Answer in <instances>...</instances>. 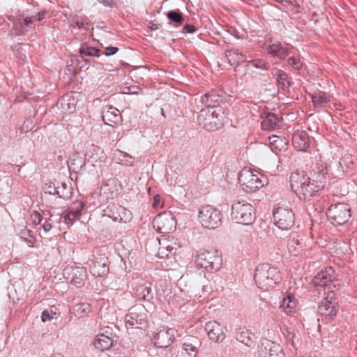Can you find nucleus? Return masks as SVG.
Wrapping results in <instances>:
<instances>
[{"instance_id": "1", "label": "nucleus", "mask_w": 357, "mask_h": 357, "mask_svg": "<svg viewBox=\"0 0 357 357\" xmlns=\"http://www.w3.org/2000/svg\"><path fill=\"white\" fill-rule=\"evenodd\" d=\"M326 174L327 168L324 165H321L317 171L314 170L312 178L306 176L303 172H293L289 178L291 189L300 199H309L314 192L324 188Z\"/></svg>"}, {"instance_id": "2", "label": "nucleus", "mask_w": 357, "mask_h": 357, "mask_svg": "<svg viewBox=\"0 0 357 357\" xmlns=\"http://www.w3.org/2000/svg\"><path fill=\"white\" fill-rule=\"evenodd\" d=\"M336 275L333 267L328 266L322 269L312 279V284L315 287H328V294L320 303L318 313L322 318L333 319L337 314V303L333 289L331 288L332 282L335 280ZM333 287L335 285L333 284Z\"/></svg>"}, {"instance_id": "3", "label": "nucleus", "mask_w": 357, "mask_h": 357, "mask_svg": "<svg viewBox=\"0 0 357 357\" xmlns=\"http://www.w3.org/2000/svg\"><path fill=\"white\" fill-rule=\"evenodd\" d=\"M254 279L259 289L267 291L279 284L282 277L277 267L272 266L269 264H261L255 269Z\"/></svg>"}, {"instance_id": "4", "label": "nucleus", "mask_w": 357, "mask_h": 357, "mask_svg": "<svg viewBox=\"0 0 357 357\" xmlns=\"http://www.w3.org/2000/svg\"><path fill=\"white\" fill-rule=\"evenodd\" d=\"M225 116L221 107H205L197 116L199 125L209 131H215L224 124Z\"/></svg>"}, {"instance_id": "5", "label": "nucleus", "mask_w": 357, "mask_h": 357, "mask_svg": "<svg viewBox=\"0 0 357 357\" xmlns=\"http://www.w3.org/2000/svg\"><path fill=\"white\" fill-rule=\"evenodd\" d=\"M231 218L236 223L252 225L255 220V208L245 200L234 202L231 205Z\"/></svg>"}, {"instance_id": "6", "label": "nucleus", "mask_w": 357, "mask_h": 357, "mask_svg": "<svg viewBox=\"0 0 357 357\" xmlns=\"http://www.w3.org/2000/svg\"><path fill=\"white\" fill-rule=\"evenodd\" d=\"M221 253L215 248L203 249L196 256L197 266L206 271H218L222 266Z\"/></svg>"}, {"instance_id": "7", "label": "nucleus", "mask_w": 357, "mask_h": 357, "mask_svg": "<svg viewBox=\"0 0 357 357\" xmlns=\"http://www.w3.org/2000/svg\"><path fill=\"white\" fill-rule=\"evenodd\" d=\"M147 312L142 305H137L128 310L125 316V325L127 329H137L141 333L147 325Z\"/></svg>"}, {"instance_id": "8", "label": "nucleus", "mask_w": 357, "mask_h": 357, "mask_svg": "<svg viewBox=\"0 0 357 357\" xmlns=\"http://www.w3.org/2000/svg\"><path fill=\"white\" fill-rule=\"evenodd\" d=\"M222 214L211 205L202 206L198 213V221L201 225L208 229H215L222 225Z\"/></svg>"}, {"instance_id": "9", "label": "nucleus", "mask_w": 357, "mask_h": 357, "mask_svg": "<svg viewBox=\"0 0 357 357\" xmlns=\"http://www.w3.org/2000/svg\"><path fill=\"white\" fill-rule=\"evenodd\" d=\"M46 15L45 11L29 13L27 10L24 12L18 17L17 21L14 23L13 28L17 35H23L25 33L35 29L38 26L40 22L44 19Z\"/></svg>"}, {"instance_id": "10", "label": "nucleus", "mask_w": 357, "mask_h": 357, "mask_svg": "<svg viewBox=\"0 0 357 357\" xmlns=\"http://www.w3.org/2000/svg\"><path fill=\"white\" fill-rule=\"evenodd\" d=\"M238 181L246 192H255L267 184V178L254 174L250 169H243L238 174Z\"/></svg>"}, {"instance_id": "11", "label": "nucleus", "mask_w": 357, "mask_h": 357, "mask_svg": "<svg viewBox=\"0 0 357 357\" xmlns=\"http://www.w3.org/2000/svg\"><path fill=\"white\" fill-rule=\"evenodd\" d=\"M328 220L334 226L343 225L351 217V208L345 203H338L331 205L326 213Z\"/></svg>"}, {"instance_id": "12", "label": "nucleus", "mask_w": 357, "mask_h": 357, "mask_svg": "<svg viewBox=\"0 0 357 357\" xmlns=\"http://www.w3.org/2000/svg\"><path fill=\"white\" fill-rule=\"evenodd\" d=\"M130 285L135 297L139 301H151L153 298V293L150 282L142 278H134L130 281Z\"/></svg>"}, {"instance_id": "13", "label": "nucleus", "mask_w": 357, "mask_h": 357, "mask_svg": "<svg viewBox=\"0 0 357 357\" xmlns=\"http://www.w3.org/2000/svg\"><path fill=\"white\" fill-rule=\"evenodd\" d=\"M152 224L158 232L168 234L175 231L176 220L172 213L164 212L155 216Z\"/></svg>"}, {"instance_id": "14", "label": "nucleus", "mask_w": 357, "mask_h": 357, "mask_svg": "<svg viewBox=\"0 0 357 357\" xmlns=\"http://www.w3.org/2000/svg\"><path fill=\"white\" fill-rule=\"evenodd\" d=\"M273 215L275 225L282 230L289 229L294 225V214L289 208L278 207Z\"/></svg>"}, {"instance_id": "15", "label": "nucleus", "mask_w": 357, "mask_h": 357, "mask_svg": "<svg viewBox=\"0 0 357 357\" xmlns=\"http://www.w3.org/2000/svg\"><path fill=\"white\" fill-rule=\"evenodd\" d=\"M208 338L213 342L221 343L227 337V327L217 321H209L205 324Z\"/></svg>"}, {"instance_id": "16", "label": "nucleus", "mask_w": 357, "mask_h": 357, "mask_svg": "<svg viewBox=\"0 0 357 357\" xmlns=\"http://www.w3.org/2000/svg\"><path fill=\"white\" fill-rule=\"evenodd\" d=\"M84 206V203L80 200L73 202L68 208L62 213L61 218H63L65 223L70 227L73 225L74 222L80 218Z\"/></svg>"}, {"instance_id": "17", "label": "nucleus", "mask_w": 357, "mask_h": 357, "mask_svg": "<svg viewBox=\"0 0 357 357\" xmlns=\"http://www.w3.org/2000/svg\"><path fill=\"white\" fill-rule=\"evenodd\" d=\"M175 330L163 327L154 333L152 341L159 348L168 347L174 340Z\"/></svg>"}, {"instance_id": "18", "label": "nucleus", "mask_w": 357, "mask_h": 357, "mask_svg": "<svg viewBox=\"0 0 357 357\" xmlns=\"http://www.w3.org/2000/svg\"><path fill=\"white\" fill-rule=\"evenodd\" d=\"M259 356V357H284V353L278 344L266 339L261 342Z\"/></svg>"}, {"instance_id": "19", "label": "nucleus", "mask_w": 357, "mask_h": 357, "mask_svg": "<svg viewBox=\"0 0 357 357\" xmlns=\"http://www.w3.org/2000/svg\"><path fill=\"white\" fill-rule=\"evenodd\" d=\"M89 271L95 277H103L109 272L108 258L103 255L94 257L89 265Z\"/></svg>"}, {"instance_id": "20", "label": "nucleus", "mask_w": 357, "mask_h": 357, "mask_svg": "<svg viewBox=\"0 0 357 357\" xmlns=\"http://www.w3.org/2000/svg\"><path fill=\"white\" fill-rule=\"evenodd\" d=\"M120 183L116 178L111 177L100 188V195L105 199H113L119 193Z\"/></svg>"}, {"instance_id": "21", "label": "nucleus", "mask_w": 357, "mask_h": 357, "mask_svg": "<svg viewBox=\"0 0 357 357\" xmlns=\"http://www.w3.org/2000/svg\"><path fill=\"white\" fill-rule=\"evenodd\" d=\"M64 275H68L67 278L72 284L81 287L84 284L86 278V270L84 267L70 266L64 270Z\"/></svg>"}, {"instance_id": "22", "label": "nucleus", "mask_w": 357, "mask_h": 357, "mask_svg": "<svg viewBox=\"0 0 357 357\" xmlns=\"http://www.w3.org/2000/svg\"><path fill=\"white\" fill-rule=\"evenodd\" d=\"M86 160L93 167H100L106 160V155L100 147L92 144L87 149Z\"/></svg>"}, {"instance_id": "23", "label": "nucleus", "mask_w": 357, "mask_h": 357, "mask_svg": "<svg viewBox=\"0 0 357 357\" xmlns=\"http://www.w3.org/2000/svg\"><path fill=\"white\" fill-rule=\"evenodd\" d=\"M305 243L303 238L297 233L292 232L288 236L287 247L293 256H298L303 252Z\"/></svg>"}, {"instance_id": "24", "label": "nucleus", "mask_w": 357, "mask_h": 357, "mask_svg": "<svg viewBox=\"0 0 357 357\" xmlns=\"http://www.w3.org/2000/svg\"><path fill=\"white\" fill-rule=\"evenodd\" d=\"M266 51L268 54L273 57L278 58L280 60L284 59L290 54L289 48L280 42H276L268 45L266 47Z\"/></svg>"}, {"instance_id": "25", "label": "nucleus", "mask_w": 357, "mask_h": 357, "mask_svg": "<svg viewBox=\"0 0 357 357\" xmlns=\"http://www.w3.org/2000/svg\"><path fill=\"white\" fill-rule=\"evenodd\" d=\"M292 143L294 147L298 151H306L310 145V139L305 132H297L293 135Z\"/></svg>"}, {"instance_id": "26", "label": "nucleus", "mask_w": 357, "mask_h": 357, "mask_svg": "<svg viewBox=\"0 0 357 357\" xmlns=\"http://www.w3.org/2000/svg\"><path fill=\"white\" fill-rule=\"evenodd\" d=\"M102 118L105 124L111 126H112V123L118 124L121 122L119 110L112 106H110L107 111L103 112Z\"/></svg>"}, {"instance_id": "27", "label": "nucleus", "mask_w": 357, "mask_h": 357, "mask_svg": "<svg viewBox=\"0 0 357 357\" xmlns=\"http://www.w3.org/2000/svg\"><path fill=\"white\" fill-rule=\"evenodd\" d=\"M281 118L274 113L268 112L262 118L261 127L264 130H272L279 128Z\"/></svg>"}, {"instance_id": "28", "label": "nucleus", "mask_w": 357, "mask_h": 357, "mask_svg": "<svg viewBox=\"0 0 357 357\" xmlns=\"http://www.w3.org/2000/svg\"><path fill=\"white\" fill-rule=\"evenodd\" d=\"M113 343L114 340L112 336L105 335V333H100L95 339L93 345L97 349L103 351L109 349L113 345Z\"/></svg>"}, {"instance_id": "29", "label": "nucleus", "mask_w": 357, "mask_h": 357, "mask_svg": "<svg viewBox=\"0 0 357 357\" xmlns=\"http://www.w3.org/2000/svg\"><path fill=\"white\" fill-rule=\"evenodd\" d=\"M296 305L297 301L294 296L289 294L286 296L283 297L282 301L280 304V307L282 309L284 313L291 315L296 312Z\"/></svg>"}, {"instance_id": "30", "label": "nucleus", "mask_w": 357, "mask_h": 357, "mask_svg": "<svg viewBox=\"0 0 357 357\" xmlns=\"http://www.w3.org/2000/svg\"><path fill=\"white\" fill-rule=\"evenodd\" d=\"M226 57L231 66H238L240 63L247 60V57L245 54L239 52L238 50L234 49L227 51Z\"/></svg>"}, {"instance_id": "31", "label": "nucleus", "mask_w": 357, "mask_h": 357, "mask_svg": "<svg viewBox=\"0 0 357 357\" xmlns=\"http://www.w3.org/2000/svg\"><path fill=\"white\" fill-rule=\"evenodd\" d=\"M313 105L315 107L321 108L326 105L330 101V96L325 92L319 91L311 96Z\"/></svg>"}, {"instance_id": "32", "label": "nucleus", "mask_w": 357, "mask_h": 357, "mask_svg": "<svg viewBox=\"0 0 357 357\" xmlns=\"http://www.w3.org/2000/svg\"><path fill=\"white\" fill-rule=\"evenodd\" d=\"M91 311V305L87 303H77L72 308V313L77 318L85 317Z\"/></svg>"}, {"instance_id": "33", "label": "nucleus", "mask_w": 357, "mask_h": 357, "mask_svg": "<svg viewBox=\"0 0 357 357\" xmlns=\"http://www.w3.org/2000/svg\"><path fill=\"white\" fill-rule=\"evenodd\" d=\"M115 157L119 164L127 167L133 166L136 162L133 156L120 150L116 151Z\"/></svg>"}, {"instance_id": "34", "label": "nucleus", "mask_w": 357, "mask_h": 357, "mask_svg": "<svg viewBox=\"0 0 357 357\" xmlns=\"http://www.w3.org/2000/svg\"><path fill=\"white\" fill-rule=\"evenodd\" d=\"M236 339L248 347H253L255 345L253 335L248 330L237 332L236 333Z\"/></svg>"}, {"instance_id": "35", "label": "nucleus", "mask_w": 357, "mask_h": 357, "mask_svg": "<svg viewBox=\"0 0 357 357\" xmlns=\"http://www.w3.org/2000/svg\"><path fill=\"white\" fill-rule=\"evenodd\" d=\"M218 101V96L213 93H206L200 97V102L205 105L206 107H218V105H213Z\"/></svg>"}, {"instance_id": "36", "label": "nucleus", "mask_w": 357, "mask_h": 357, "mask_svg": "<svg viewBox=\"0 0 357 357\" xmlns=\"http://www.w3.org/2000/svg\"><path fill=\"white\" fill-rule=\"evenodd\" d=\"M100 50L89 46L86 45H82L81 47L79 48V52L82 56H97L98 57L100 56L99 54Z\"/></svg>"}, {"instance_id": "37", "label": "nucleus", "mask_w": 357, "mask_h": 357, "mask_svg": "<svg viewBox=\"0 0 357 357\" xmlns=\"http://www.w3.org/2000/svg\"><path fill=\"white\" fill-rule=\"evenodd\" d=\"M56 188V190L54 196L61 199H68L69 197L70 191L66 183H57Z\"/></svg>"}, {"instance_id": "38", "label": "nucleus", "mask_w": 357, "mask_h": 357, "mask_svg": "<svg viewBox=\"0 0 357 357\" xmlns=\"http://www.w3.org/2000/svg\"><path fill=\"white\" fill-rule=\"evenodd\" d=\"M119 209V215L117 222H128L132 219V213L123 206H116Z\"/></svg>"}, {"instance_id": "39", "label": "nucleus", "mask_w": 357, "mask_h": 357, "mask_svg": "<svg viewBox=\"0 0 357 357\" xmlns=\"http://www.w3.org/2000/svg\"><path fill=\"white\" fill-rule=\"evenodd\" d=\"M116 206H121L118 204H109L107 208L104 211L105 215L109 217L114 221H117L119 215V209L117 210Z\"/></svg>"}, {"instance_id": "40", "label": "nucleus", "mask_w": 357, "mask_h": 357, "mask_svg": "<svg viewBox=\"0 0 357 357\" xmlns=\"http://www.w3.org/2000/svg\"><path fill=\"white\" fill-rule=\"evenodd\" d=\"M167 17L176 23L182 24L184 22L183 14L178 10H172L167 13Z\"/></svg>"}, {"instance_id": "41", "label": "nucleus", "mask_w": 357, "mask_h": 357, "mask_svg": "<svg viewBox=\"0 0 357 357\" xmlns=\"http://www.w3.org/2000/svg\"><path fill=\"white\" fill-rule=\"evenodd\" d=\"M248 62L252 66L264 70H268L271 68V64L269 63V62L262 59L251 60Z\"/></svg>"}, {"instance_id": "42", "label": "nucleus", "mask_w": 357, "mask_h": 357, "mask_svg": "<svg viewBox=\"0 0 357 357\" xmlns=\"http://www.w3.org/2000/svg\"><path fill=\"white\" fill-rule=\"evenodd\" d=\"M20 237L26 242L33 243L34 240L33 232L26 228H24L20 231Z\"/></svg>"}, {"instance_id": "43", "label": "nucleus", "mask_w": 357, "mask_h": 357, "mask_svg": "<svg viewBox=\"0 0 357 357\" xmlns=\"http://www.w3.org/2000/svg\"><path fill=\"white\" fill-rule=\"evenodd\" d=\"M288 65L296 70H299L303 66V63L298 56H291L287 60Z\"/></svg>"}, {"instance_id": "44", "label": "nucleus", "mask_w": 357, "mask_h": 357, "mask_svg": "<svg viewBox=\"0 0 357 357\" xmlns=\"http://www.w3.org/2000/svg\"><path fill=\"white\" fill-rule=\"evenodd\" d=\"M269 143L274 146L277 149H282L283 148V144L285 145L286 143L284 142V140L280 138L278 136L273 135L271 137H268Z\"/></svg>"}, {"instance_id": "45", "label": "nucleus", "mask_w": 357, "mask_h": 357, "mask_svg": "<svg viewBox=\"0 0 357 357\" xmlns=\"http://www.w3.org/2000/svg\"><path fill=\"white\" fill-rule=\"evenodd\" d=\"M56 183H50L48 184H45V185L43 188L44 194L54 196L56 190Z\"/></svg>"}, {"instance_id": "46", "label": "nucleus", "mask_w": 357, "mask_h": 357, "mask_svg": "<svg viewBox=\"0 0 357 357\" xmlns=\"http://www.w3.org/2000/svg\"><path fill=\"white\" fill-rule=\"evenodd\" d=\"M73 28H77L79 29H88L89 24L82 20H77L72 23Z\"/></svg>"}, {"instance_id": "47", "label": "nucleus", "mask_w": 357, "mask_h": 357, "mask_svg": "<svg viewBox=\"0 0 357 357\" xmlns=\"http://www.w3.org/2000/svg\"><path fill=\"white\" fill-rule=\"evenodd\" d=\"M287 79V75L283 71H280L277 77V81L278 84H281L282 86H285Z\"/></svg>"}, {"instance_id": "48", "label": "nucleus", "mask_w": 357, "mask_h": 357, "mask_svg": "<svg viewBox=\"0 0 357 357\" xmlns=\"http://www.w3.org/2000/svg\"><path fill=\"white\" fill-rule=\"evenodd\" d=\"M183 348L190 356H192V354L195 355L197 353V347L190 344L184 343L183 344Z\"/></svg>"}, {"instance_id": "49", "label": "nucleus", "mask_w": 357, "mask_h": 357, "mask_svg": "<svg viewBox=\"0 0 357 357\" xmlns=\"http://www.w3.org/2000/svg\"><path fill=\"white\" fill-rule=\"evenodd\" d=\"M31 218H32L33 224L36 225L40 224V222H41V221L43 220V217L37 211H34L32 213Z\"/></svg>"}, {"instance_id": "50", "label": "nucleus", "mask_w": 357, "mask_h": 357, "mask_svg": "<svg viewBox=\"0 0 357 357\" xmlns=\"http://www.w3.org/2000/svg\"><path fill=\"white\" fill-rule=\"evenodd\" d=\"M118 51V48L116 47L109 46L105 48L104 54L105 56H111L116 54Z\"/></svg>"}, {"instance_id": "51", "label": "nucleus", "mask_w": 357, "mask_h": 357, "mask_svg": "<svg viewBox=\"0 0 357 357\" xmlns=\"http://www.w3.org/2000/svg\"><path fill=\"white\" fill-rule=\"evenodd\" d=\"M53 319V316L51 315L48 311L47 310H44L43 312H42V315H41V320L43 322H46L47 321H51L52 319Z\"/></svg>"}, {"instance_id": "52", "label": "nucleus", "mask_w": 357, "mask_h": 357, "mask_svg": "<svg viewBox=\"0 0 357 357\" xmlns=\"http://www.w3.org/2000/svg\"><path fill=\"white\" fill-rule=\"evenodd\" d=\"M183 31L188 33H192L196 31V29L192 24H185L183 27Z\"/></svg>"}, {"instance_id": "53", "label": "nucleus", "mask_w": 357, "mask_h": 357, "mask_svg": "<svg viewBox=\"0 0 357 357\" xmlns=\"http://www.w3.org/2000/svg\"><path fill=\"white\" fill-rule=\"evenodd\" d=\"M227 31L231 35L234 36L236 39H242L243 36L239 33V32L234 28L231 27L227 30Z\"/></svg>"}, {"instance_id": "54", "label": "nucleus", "mask_w": 357, "mask_h": 357, "mask_svg": "<svg viewBox=\"0 0 357 357\" xmlns=\"http://www.w3.org/2000/svg\"><path fill=\"white\" fill-rule=\"evenodd\" d=\"M97 1L105 7L113 8L114 6V2L113 0H97Z\"/></svg>"}, {"instance_id": "55", "label": "nucleus", "mask_w": 357, "mask_h": 357, "mask_svg": "<svg viewBox=\"0 0 357 357\" xmlns=\"http://www.w3.org/2000/svg\"><path fill=\"white\" fill-rule=\"evenodd\" d=\"M211 290V287L208 285H204L202 287V292L203 294L200 295V297H204L205 298L207 295L209 294Z\"/></svg>"}, {"instance_id": "56", "label": "nucleus", "mask_w": 357, "mask_h": 357, "mask_svg": "<svg viewBox=\"0 0 357 357\" xmlns=\"http://www.w3.org/2000/svg\"><path fill=\"white\" fill-rule=\"evenodd\" d=\"M43 229L44 230L45 232H48L51 230L52 226V224L50 222H49L48 221H45L43 225Z\"/></svg>"}, {"instance_id": "57", "label": "nucleus", "mask_w": 357, "mask_h": 357, "mask_svg": "<svg viewBox=\"0 0 357 357\" xmlns=\"http://www.w3.org/2000/svg\"><path fill=\"white\" fill-rule=\"evenodd\" d=\"M160 197L158 195H156L153 197V206L154 208L158 207V206L160 204Z\"/></svg>"}, {"instance_id": "58", "label": "nucleus", "mask_w": 357, "mask_h": 357, "mask_svg": "<svg viewBox=\"0 0 357 357\" xmlns=\"http://www.w3.org/2000/svg\"><path fill=\"white\" fill-rule=\"evenodd\" d=\"M149 28L151 31H155V30L158 29L159 26L158 24L153 23V22H149Z\"/></svg>"}, {"instance_id": "59", "label": "nucleus", "mask_w": 357, "mask_h": 357, "mask_svg": "<svg viewBox=\"0 0 357 357\" xmlns=\"http://www.w3.org/2000/svg\"><path fill=\"white\" fill-rule=\"evenodd\" d=\"M110 331H111V329L109 327H107L105 328L104 331L102 332L101 333H105V335L112 336L114 338V335L112 334V333Z\"/></svg>"}, {"instance_id": "60", "label": "nucleus", "mask_w": 357, "mask_h": 357, "mask_svg": "<svg viewBox=\"0 0 357 357\" xmlns=\"http://www.w3.org/2000/svg\"><path fill=\"white\" fill-rule=\"evenodd\" d=\"M339 163L341 166H342L343 165H345V158H341Z\"/></svg>"}, {"instance_id": "61", "label": "nucleus", "mask_w": 357, "mask_h": 357, "mask_svg": "<svg viewBox=\"0 0 357 357\" xmlns=\"http://www.w3.org/2000/svg\"><path fill=\"white\" fill-rule=\"evenodd\" d=\"M52 357H63V356L61 354H55V355L52 356Z\"/></svg>"}, {"instance_id": "62", "label": "nucleus", "mask_w": 357, "mask_h": 357, "mask_svg": "<svg viewBox=\"0 0 357 357\" xmlns=\"http://www.w3.org/2000/svg\"><path fill=\"white\" fill-rule=\"evenodd\" d=\"M65 101H66V97H63L61 99V102L63 103Z\"/></svg>"}, {"instance_id": "63", "label": "nucleus", "mask_w": 357, "mask_h": 357, "mask_svg": "<svg viewBox=\"0 0 357 357\" xmlns=\"http://www.w3.org/2000/svg\"><path fill=\"white\" fill-rule=\"evenodd\" d=\"M161 114L165 116L164 110L163 109H161Z\"/></svg>"}, {"instance_id": "64", "label": "nucleus", "mask_w": 357, "mask_h": 357, "mask_svg": "<svg viewBox=\"0 0 357 357\" xmlns=\"http://www.w3.org/2000/svg\"><path fill=\"white\" fill-rule=\"evenodd\" d=\"M73 109H71L70 107H69V112H73Z\"/></svg>"}]
</instances>
